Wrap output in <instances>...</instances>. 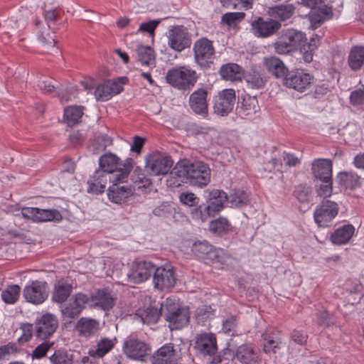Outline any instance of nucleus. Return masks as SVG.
<instances>
[{
    "label": "nucleus",
    "instance_id": "1",
    "mask_svg": "<svg viewBox=\"0 0 364 364\" xmlns=\"http://www.w3.org/2000/svg\"><path fill=\"white\" fill-rule=\"evenodd\" d=\"M210 181V169L203 161L191 162L188 160L178 161L170 172L168 182L173 187H178L182 183L191 186L204 187Z\"/></svg>",
    "mask_w": 364,
    "mask_h": 364
},
{
    "label": "nucleus",
    "instance_id": "2",
    "mask_svg": "<svg viewBox=\"0 0 364 364\" xmlns=\"http://www.w3.org/2000/svg\"><path fill=\"white\" fill-rule=\"evenodd\" d=\"M162 316L171 331L179 330L188 324L190 318L188 309L178 307L175 300L167 298L162 303Z\"/></svg>",
    "mask_w": 364,
    "mask_h": 364
},
{
    "label": "nucleus",
    "instance_id": "3",
    "mask_svg": "<svg viewBox=\"0 0 364 364\" xmlns=\"http://www.w3.org/2000/svg\"><path fill=\"white\" fill-rule=\"evenodd\" d=\"M100 168L97 171H103L107 176L109 173L116 172L114 181H124L129 176L132 168V159L128 158L123 164V168L120 166L119 159L113 154H106L102 156L99 159Z\"/></svg>",
    "mask_w": 364,
    "mask_h": 364
},
{
    "label": "nucleus",
    "instance_id": "4",
    "mask_svg": "<svg viewBox=\"0 0 364 364\" xmlns=\"http://www.w3.org/2000/svg\"><path fill=\"white\" fill-rule=\"evenodd\" d=\"M166 80L172 87L186 90L194 86L197 81V75L195 70L182 66L168 70L166 75Z\"/></svg>",
    "mask_w": 364,
    "mask_h": 364
},
{
    "label": "nucleus",
    "instance_id": "5",
    "mask_svg": "<svg viewBox=\"0 0 364 364\" xmlns=\"http://www.w3.org/2000/svg\"><path fill=\"white\" fill-rule=\"evenodd\" d=\"M155 269V264L148 260L136 259L130 264L127 274V282L132 284H141L148 280Z\"/></svg>",
    "mask_w": 364,
    "mask_h": 364
},
{
    "label": "nucleus",
    "instance_id": "6",
    "mask_svg": "<svg viewBox=\"0 0 364 364\" xmlns=\"http://www.w3.org/2000/svg\"><path fill=\"white\" fill-rule=\"evenodd\" d=\"M168 46L173 50L181 52L190 48L191 35L187 28L183 26H171L167 32Z\"/></svg>",
    "mask_w": 364,
    "mask_h": 364
},
{
    "label": "nucleus",
    "instance_id": "7",
    "mask_svg": "<svg viewBox=\"0 0 364 364\" xmlns=\"http://www.w3.org/2000/svg\"><path fill=\"white\" fill-rule=\"evenodd\" d=\"M338 204L329 199H323L316 208L314 218L319 227H328L338 213Z\"/></svg>",
    "mask_w": 364,
    "mask_h": 364
},
{
    "label": "nucleus",
    "instance_id": "8",
    "mask_svg": "<svg viewBox=\"0 0 364 364\" xmlns=\"http://www.w3.org/2000/svg\"><path fill=\"white\" fill-rule=\"evenodd\" d=\"M90 301V296L83 293L73 294L60 309L63 320L70 322L78 317Z\"/></svg>",
    "mask_w": 364,
    "mask_h": 364
},
{
    "label": "nucleus",
    "instance_id": "9",
    "mask_svg": "<svg viewBox=\"0 0 364 364\" xmlns=\"http://www.w3.org/2000/svg\"><path fill=\"white\" fill-rule=\"evenodd\" d=\"M173 164V161L169 156L156 152L146 157V168L153 176L166 175Z\"/></svg>",
    "mask_w": 364,
    "mask_h": 364
},
{
    "label": "nucleus",
    "instance_id": "10",
    "mask_svg": "<svg viewBox=\"0 0 364 364\" xmlns=\"http://www.w3.org/2000/svg\"><path fill=\"white\" fill-rule=\"evenodd\" d=\"M193 50L195 60L201 68H208L213 63L215 48L211 41L201 38L194 43Z\"/></svg>",
    "mask_w": 364,
    "mask_h": 364
},
{
    "label": "nucleus",
    "instance_id": "11",
    "mask_svg": "<svg viewBox=\"0 0 364 364\" xmlns=\"http://www.w3.org/2000/svg\"><path fill=\"white\" fill-rule=\"evenodd\" d=\"M23 296L26 301L33 304L43 303L48 296V286L46 282L32 281L23 290Z\"/></svg>",
    "mask_w": 364,
    "mask_h": 364
},
{
    "label": "nucleus",
    "instance_id": "12",
    "mask_svg": "<svg viewBox=\"0 0 364 364\" xmlns=\"http://www.w3.org/2000/svg\"><path fill=\"white\" fill-rule=\"evenodd\" d=\"M312 81L313 77L309 73H304L303 70H289L282 83L289 89L303 92L310 87Z\"/></svg>",
    "mask_w": 364,
    "mask_h": 364
},
{
    "label": "nucleus",
    "instance_id": "13",
    "mask_svg": "<svg viewBox=\"0 0 364 364\" xmlns=\"http://www.w3.org/2000/svg\"><path fill=\"white\" fill-rule=\"evenodd\" d=\"M193 348L200 356L213 357L218 350L215 335L213 333L197 334L195 337Z\"/></svg>",
    "mask_w": 364,
    "mask_h": 364
},
{
    "label": "nucleus",
    "instance_id": "14",
    "mask_svg": "<svg viewBox=\"0 0 364 364\" xmlns=\"http://www.w3.org/2000/svg\"><path fill=\"white\" fill-rule=\"evenodd\" d=\"M191 250L198 258L212 262L223 263L224 252L221 249L213 247L207 241H198L193 244Z\"/></svg>",
    "mask_w": 364,
    "mask_h": 364
},
{
    "label": "nucleus",
    "instance_id": "15",
    "mask_svg": "<svg viewBox=\"0 0 364 364\" xmlns=\"http://www.w3.org/2000/svg\"><path fill=\"white\" fill-rule=\"evenodd\" d=\"M58 321L55 316L46 313L38 318L35 322V336L41 340L49 339L55 332Z\"/></svg>",
    "mask_w": 364,
    "mask_h": 364
},
{
    "label": "nucleus",
    "instance_id": "16",
    "mask_svg": "<svg viewBox=\"0 0 364 364\" xmlns=\"http://www.w3.org/2000/svg\"><path fill=\"white\" fill-rule=\"evenodd\" d=\"M126 80V77H121L97 85L94 92L97 101L105 102L119 94L123 90V85Z\"/></svg>",
    "mask_w": 364,
    "mask_h": 364
},
{
    "label": "nucleus",
    "instance_id": "17",
    "mask_svg": "<svg viewBox=\"0 0 364 364\" xmlns=\"http://www.w3.org/2000/svg\"><path fill=\"white\" fill-rule=\"evenodd\" d=\"M123 350L127 357L133 360H142L151 352V348L144 341L134 337L127 338L123 345Z\"/></svg>",
    "mask_w": 364,
    "mask_h": 364
},
{
    "label": "nucleus",
    "instance_id": "18",
    "mask_svg": "<svg viewBox=\"0 0 364 364\" xmlns=\"http://www.w3.org/2000/svg\"><path fill=\"white\" fill-rule=\"evenodd\" d=\"M21 214L23 218L31 219L35 222H59L63 218L60 211L55 209L26 207L22 208Z\"/></svg>",
    "mask_w": 364,
    "mask_h": 364
},
{
    "label": "nucleus",
    "instance_id": "19",
    "mask_svg": "<svg viewBox=\"0 0 364 364\" xmlns=\"http://www.w3.org/2000/svg\"><path fill=\"white\" fill-rule=\"evenodd\" d=\"M235 102V91L233 89H225L215 98L214 112L219 116H227L232 111Z\"/></svg>",
    "mask_w": 364,
    "mask_h": 364
},
{
    "label": "nucleus",
    "instance_id": "20",
    "mask_svg": "<svg viewBox=\"0 0 364 364\" xmlns=\"http://www.w3.org/2000/svg\"><path fill=\"white\" fill-rule=\"evenodd\" d=\"M152 275L154 286L159 290L170 289L176 284L175 271L171 266H155Z\"/></svg>",
    "mask_w": 364,
    "mask_h": 364
},
{
    "label": "nucleus",
    "instance_id": "21",
    "mask_svg": "<svg viewBox=\"0 0 364 364\" xmlns=\"http://www.w3.org/2000/svg\"><path fill=\"white\" fill-rule=\"evenodd\" d=\"M207 97L208 91L204 88L198 89L189 97V106L192 111L204 118L207 117L208 115Z\"/></svg>",
    "mask_w": 364,
    "mask_h": 364
},
{
    "label": "nucleus",
    "instance_id": "22",
    "mask_svg": "<svg viewBox=\"0 0 364 364\" xmlns=\"http://www.w3.org/2000/svg\"><path fill=\"white\" fill-rule=\"evenodd\" d=\"M253 34L257 37L267 38L274 34L281 27V24L273 19L267 21L259 17L251 24Z\"/></svg>",
    "mask_w": 364,
    "mask_h": 364
},
{
    "label": "nucleus",
    "instance_id": "23",
    "mask_svg": "<svg viewBox=\"0 0 364 364\" xmlns=\"http://www.w3.org/2000/svg\"><path fill=\"white\" fill-rule=\"evenodd\" d=\"M314 176L321 181H329L332 178V162L329 159H317L311 164Z\"/></svg>",
    "mask_w": 364,
    "mask_h": 364
},
{
    "label": "nucleus",
    "instance_id": "24",
    "mask_svg": "<svg viewBox=\"0 0 364 364\" xmlns=\"http://www.w3.org/2000/svg\"><path fill=\"white\" fill-rule=\"evenodd\" d=\"M247 87L252 89H264L268 82V77L259 68L252 67L244 75Z\"/></svg>",
    "mask_w": 364,
    "mask_h": 364
},
{
    "label": "nucleus",
    "instance_id": "25",
    "mask_svg": "<svg viewBox=\"0 0 364 364\" xmlns=\"http://www.w3.org/2000/svg\"><path fill=\"white\" fill-rule=\"evenodd\" d=\"M263 340V350L265 353L271 355L277 353L281 348L282 343L280 331L276 329L267 330L262 336Z\"/></svg>",
    "mask_w": 364,
    "mask_h": 364
},
{
    "label": "nucleus",
    "instance_id": "26",
    "mask_svg": "<svg viewBox=\"0 0 364 364\" xmlns=\"http://www.w3.org/2000/svg\"><path fill=\"white\" fill-rule=\"evenodd\" d=\"M93 303V306L100 308L104 311H109L113 308L115 304V298L112 293L107 289H98L90 297V301Z\"/></svg>",
    "mask_w": 364,
    "mask_h": 364
},
{
    "label": "nucleus",
    "instance_id": "27",
    "mask_svg": "<svg viewBox=\"0 0 364 364\" xmlns=\"http://www.w3.org/2000/svg\"><path fill=\"white\" fill-rule=\"evenodd\" d=\"M176 360V350L172 343L164 345L151 357L152 364H173Z\"/></svg>",
    "mask_w": 364,
    "mask_h": 364
},
{
    "label": "nucleus",
    "instance_id": "28",
    "mask_svg": "<svg viewBox=\"0 0 364 364\" xmlns=\"http://www.w3.org/2000/svg\"><path fill=\"white\" fill-rule=\"evenodd\" d=\"M114 183L107 190L109 200L114 203L124 202L129 196L132 195L133 189L131 186L121 185L123 181Z\"/></svg>",
    "mask_w": 364,
    "mask_h": 364
},
{
    "label": "nucleus",
    "instance_id": "29",
    "mask_svg": "<svg viewBox=\"0 0 364 364\" xmlns=\"http://www.w3.org/2000/svg\"><path fill=\"white\" fill-rule=\"evenodd\" d=\"M263 64L269 73L276 78H282V81L289 72L284 62L275 56L264 58Z\"/></svg>",
    "mask_w": 364,
    "mask_h": 364
},
{
    "label": "nucleus",
    "instance_id": "30",
    "mask_svg": "<svg viewBox=\"0 0 364 364\" xmlns=\"http://www.w3.org/2000/svg\"><path fill=\"white\" fill-rule=\"evenodd\" d=\"M260 110L257 99L255 97L245 96L242 98L240 104L237 105L238 114L243 117L252 118Z\"/></svg>",
    "mask_w": 364,
    "mask_h": 364
},
{
    "label": "nucleus",
    "instance_id": "31",
    "mask_svg": "<svg viewBox=\"0 0 364 364\" xmlns=\"http://www.w3.org/2000/svg\"><path fill=\"white\" fill-rule=\"evenodd\" d=\"M73 286L68 281L62 279L58 280L53 286L51 300L58 304H63L70 296Z\"/></svg>",
    "mask_w": 364,
    "mask_h": 364
},
{
    "label": "nucleus",
    "instance_id": "32",
    "mask_svg": "<svg viewBox=\"0 0 364 364\" xmlns=\"http://www.w3.org/2000/svg\"><path fill=\"white\" fill-rule=\"evenodd\" d=\"M207 204L215 214H218L223 208L224 203L227 201V194L220 190L213 189L205 191Z\"/></svg>",
    "mask_w": 364,
    "mask_h": 364
},
{
    "label": "nucleus",
    "instance_id": "33",
    "mask_svg": "<svg viewBox=\"0 0 364 364\" xmlns=\"http://www.w3.org/2000/svg\"><path fill=\"white\" fill-rule=\"evenodd\" d=\"M75 328L80 336L88 338L97 332L100 328V323L95 319L82 317L77 321Z\"/></svg>",
    "mask_w": 364,
    "mask_h": 364
},
{
    "label": "nucleus",
    "instance_id": "34",
    "mask_svg": "<svg viewBox=\"0 0 364 364\" xmlns=\"http://www.w3.org/2000/svg\"><path fill=\"white\" fill-rule=\"evenodd\" d=\"M136 58L141 65L154 68L156 65L154 50L148 46L139 44L135 49Z\"/></svg>",
    "mask_w": 364,
    "mask_h": 364
},
{
    "label": "nucleus",
    "instance_id": "35",
    "mask_svg": "<svg viewBox=\"0 0 364 364\" xmlns=\"http://www.w3.org/2000/svg\"><path fill=\"white\" fill-rule=\"evenodd\" d=\"M107 181L108 176L103 171L96 170L93 176L87 181V191L96 194L104 192Z\"/></svg>",
    "mask_w": 364,
    "mask_h": 364
},
{
    "label": "nucleus",
    "instance_id": "36",
    "mask_svg": "<svg viewBox=\"0 0 364 364\" xmlns=\"http://www.w3.org/2000/svg\"><path fill=\"white\" fill-rule=\"evenodd\" d=\"M114 340L101 338L95 346L89 349L88 355L93 358H102L114 348Z\"/></svg>",
    "mask_w": 364,
    "mask_h": 364
},
{
    "label": "nucleus",
    "instance_id": "37",
    "mask_svg": "<svg viewBox=\"0 0 364 364\" xmlns=\"http://www.w3.org/2000/svg\"><path fill=\"white\" fill-rule=\"evenodd\" d=\"M354 232L355 228L352 225H344L334 231L331 235V240L336 245L346 244L352 237Z\"/></svg>",
    "mask_w": 364,
    "mask_h": 364
},
{
    "label": "nucleus",
    "instance_id": "38",
    "mask_svg": "<svg viewBox=\"0 0 364 364\" xmlns=\"http://www.w3.org/2000/svg\"><path fill=\"white\" fill-rule=\"evenodd\" d=\"M295 12V6L293 4H279L269 9V15L279 21H284L290 18Z\"/></svg>",
    "mask_w": 364,
    "mask_h": 364
},
{
    "label": "nucleus",
    "instance_id": "39",
    "mask_svg": "<svg viewBox=\"0 0 364 364\" xmlns=\"http://www.w3.org/2000/svg\"><path fill=\"white\" fill-rule=\"evenodd\" d=\"M220 75L223 79L226 80H241L242 68L236 63H227L220 68Z\"/></svg>",
    "mask_w": 364,
    "mask_h": 364
},
{
    "label": "nucleus",
    "instance_id": "40",
    "mask_svg": "<svg viewBox=\"0 0 364 364\" xmlns=\"http://www.w3.org/2000/svg\"><path fill=\"white\" fill-rule=\"evenodd\" d=\"M281 34L295 50L306 40V34L304 32L294 28L283 30Z\"/></svg>",
    "mask_w": 364,
    "mask_h": 364
},
{
    "label": "nucleus",
    "instance_id": "41",
    "mask_svg": "<svg viewBox=\"0 0 364 364\" xmlns=\"http://www.w3.org/2000/svg\"><path fill=\"white\" fill-rule=\"evenodd\" d=\"M348 61L352 70H360L364 65V46L353 47L350 51Z\"/></svg>",
    "mask_w": 364,
    "mask_h": 364
},
{
    "label": "nucleus",
    "instance_id": "42",
    "mask_svg": "<svg viewBox=\"0 0 364 364\" xmlns=\"http://www.w3.org/2000/svg\"><path fill=\"white\" fill-rule=\"evenodd\" d=\"M191 216L196 221L204 223L210 218L214 217L216 214L213 212L208 204H200L191 210Z\"/></svg>",
    "mask_w": 364,
    "mask_h": 364
},
{
    "label": "nucleus",
    "instance_id": "43",
    "mask_svg": "<svg viewBox=\"0 0 364 364\" xmlns=\"http://www.w3.org/2000/svg\"><path fill=\"white\" fill-rule=\"evenodd\" d=\"M340 186L346 188H355L360 185V177L353 172H341L336 177Z\"/></svg>",
    "mask_w": 364,
    "mask_h": 364
},
{
    "label": "nucleus",
    "instance_id": "44",
    "mask_svg": "<svg viewBox=\"0 0 364 364\" xmlns=\"http://www.w3.org/2000/svg\"><path fill=\"white\" fill-rule=\"evenodd\" d=\"M234 358L243 364H251L255 361V354L251 346L242 345L236 349Z\"/></svg>",
    "mask_w": 364,
    "mask_h": 364
},
{
    "label": "nucleus",
    "instance_id": "45",
    "mask_svg": "<svg viewBox=\"0 0 364 364\" xmlns=\"http://www.w3.org/2000/svg\"><path fill=\"white\" fill-rule=\"evenodd\" d=\"M84 107L70 106L64 109V119L68 126L77 124L83 115Z\"/></svg>",
    "mask_w": 364,
    "mask_h": 364
},
{
    "label": "nucleus",
    "instance_id": "46",
    "mask_svg": "<svg viewBox=\"0 0 364 364\" xmlns=\"http://www.w3.org/2000/svg\"><path fill=\"white\" fill-rule=\"evenodd\" d=\"M139 316L144 323L155 324L159 321V317L162 316V303L159 309L149 306L139 313Z\"/></svg>",
    "mask_w": 364,
    "mask_h": 364
},
{
    "label": "nucleus",
    "instance_id": "47",
    "mask_svg": "<svg viewBox=\"0 0 364 364\" xmlns=\"http://www.w3.org/2000/svg\"><path fill=\"white\" fill-rule=\"evenodd\" d=\"M320 13L316 11H311L309 14V19L311 23V28L314 30L320 26L325 20V16L328 15L331 11L326 6L319 9Z\"/></svg>",
    "mask_w": 364,
    "mask_h": 364
},
{
    "label": "nucleus",
    "instance_id": "48",
    "mask_svg": "<svg viewBox=\"0 0 364 364\" xmlns=\"http://www.w3.org/2000/svg\"><path fill=\"white\" fill-rule=\"evenodd\" d=\"M55 342L49 339L43 340V342L37 345L31 353V358L34 359H41L46 356L47 353L54 349Z\"/></svg>",
    "mask_w": 364,
    "mask_h": 364
},
{
    "label": "nucleus",
    "instance_id": "49",
    "mask_svg": "<svg viewBox=\"0 0 364 364\" xmlns=\"http://www.w3.org/2000/svg\"><path fill=\"white\" fill-rule=\"evenodd\" d=\"M51 364H73V356L65 350H55L49 357Z\"/></svg>",
    "mask_w": 364,
    "mask_h": 364
},
{
    "label": "nucleus",
    "instance_id": "50",
    "mask_svg": "<svg viewBox=\"0 0 364 364\" xmlns=\"http://www.w3.org/2000/svg\"><path fill=\"white\" fill-rule=\"evenodd\" d=\"M20 292L21 288L18 285L14 284L9 286L2 291L1 299L6 304H15L19 298Z\"/></svg>",
    "mask_w": 364,
    "mask_h": 364
},
{
    "label": "nucleus",
    "instance_id": "51",
    "mask_svg": "<svg viewBox=\"0 0 364 364\" xmlns=\"http://www.w3.org/2000/svg\"><path fill=\"white\" fill-rule=\"evenodd\" d=\"M209 229L214 233L222 235L231 229V225L226 218L220 217L210 223Z\"/></svg>",
    "mask_w": 364,
    "mask_h": 364
},
{
    "label": "nucleus",
    "instance_id": "52",
    "mask_svg": "<svg viewBox=\"0 0 364 364\" xmlns=\"http://www.w3.org/2000/svg\"><path fill=\"white\" fill-rule=\"evenodd\" d=\"M214 316V311L210 306H203L196 310L195 318L198 324L205 326Z\"/></svg>",
    "mask_w": 364,
    "mask_h": 364
},
{
    "label": "nucleus",
    "instance_id": "53",
    "mask_svg": "<svg viewBox=\"0 0 364 364\" xmlns=\"http://www.w3.org/2000/svg\"><path fill=\"white\" fill-rule=\"evenodd\" d=\"M245 16L243 12H229L223 14L221 17V21L228 26H235Z\"/></svg>",
    "mask_w": 364,
    "mask_h": 364
},
{
    "label": "nucleus",
    "instance_id": "54",
    "mask_svg": "<svg viewBox=\"0 0 364 364\" xmlns=\"http://www.w3.org/2000/svg\"><path fill=\"white\" fill-rule=\"evenodd\" d=\"M230 203L235 207H244L249 203L248 195L243 191H235L230 195Z\"/></svg>",
    "mask_w": 364,
    "mask_h": 364
},
{
    "label": "nucleus",
    "instance_id": "55",
    "mask_svg": "<svg viewBox=\"0 0 364 364\" xmlns=\"http://www.w3.org/2000/svg\"><path fill=\"white\" fill-rule=\"evenodd\" d=\"M274 51L279 55L289 54L295 50L288 43V41L283 38L281 34L278 40L274 43Z\"/></svg>",
    "mask_w": 364,
    "mask_h": 364
},
{
    "label": "nucleus",
    "instance_id": "56",
    "mask_svg": "<svg viewBox=\"0 0 364 364\" xmlns=\"http://www.w3.org/2000/svg\"><path fill=\"white\" fill-rule=\"evenodd\" d=\"M311 194V188L309 186L303 184H300L296 186L295 190L294 191V196L301 203L308 202L309 200Z\"/></svg>",
    "mask_w": 364,
    "mask_h": 364
},
{
    "label": "nucleus",
    "instance_id": "57",
    "mask_svg": "<svg viewBox=\"0 0 364 364\" xmlns=\"http://www.w3.org/2000/svg\"><path fill=\"white\" fill-rule=\"evenodd\" d=\"M318 323L319 325L328 327L336 323L335 318L329 314L326 310L319 311L317 314Z\"/></svg>",
    "mask_w": 364,
    "mask_h": 364
},
{
    "label": "nucleus",
    "instance_id": "58",
    "mask_svg": "<svg viewBox=\"0 0 364 364\" xmlns=\"http://www.w3.org/2000/svg\"><path fill=\"white\" fill-rule=\"evenodd\" d=\"M180 201L190 207H196L199 203V198L196 197L193 193L183 192L179 196Z\"/></svg>",
    "mask_w": 364,
    "mask_h": 364
},
{
    "label": "nucleus",
    "instance_id": "59",
    "mask_svg": "<svg viewBox=\"0 0 364 364\" xmlns=\"http://www.w3.org/2000/svg\"><path fill=\"white\" fill-rule=\"evenodd\" d=\"M322 184L317 189V194L318 196L323 197L324 199L331 196L332 194V179L329 181H322Z\"/></svg>",
    "mask_w": 364,
    "mask_h": 364
},
{
    "label": "nucleus",
    "instance_id": "60",
    "mask_svg": "<svg viewBox=\"0 0 364 364\" xmlns=\"http://www.w3.org/2000/svg\"><path fill=\"white\" fill-rule=\"evenodd\" d=\"M18 351L16 343H9L7 345L0 347V360L5 358L7 355L15 354Z\"/></svg>",
    "mask_w": 364,
    "mask_h": 364
},
{
    "label": "nucleus",
    "instance_id": "61",
    "mask_svg": "<svg viewBox=\"0 0 364 364\" xmlns=\"http://www.w3.org/2000/svg\"><path fill=\"white\" fill-rule=\"evenodd\" d=\"M350 100L353 105L364 104V90H357L352 92Z\"/></svg>",
    "mask_w": 364,
    "mask_h": 364
},
{
    "label": "nucleus",
    "instance_id": "62",
    "mask_svg": "<svg viewBox=\"0 0 364 364\" xmlns=\"http://www.w3.org/2000/svg\"><path fill=\"white\" fill-rule=\"evenodd\" d=\"M307 338L308 336L302 331L294 330L291 335V341L299 345L306 343Z\"/></svg>",
    "mask_w": 364,
    "mask_h": 364
},
{
    "label": "nucleus",
    "instance_id": "63",
    "mask_svg": "<svg viewBox=\"0 0 364 364\" xmlns=\"http://www.w3.org/2000/svg\"><path fill=\"white\" fill-rule=\"evenodd\" d=\"M159 23V21H151L147 23H143L140 25L138 31L147 32L151 37H153L154 34V30Z\"/></svg>",
    "mask_w": 364,
    "mask_h": 364
},
{
    "label": "nucleus",
    "instance_id": "64",
    "mask_svg": "<svg viewBox=\"0 0 364 364\" xmlns=\"http://www.w3.org/2000/svg\"><path fill=\"white\" fill-rule=\"evenodd\" d=\"M170 208L167 203H162L153 210V214L158 217H166L170 213Z\"/></svg>",
    "mask_w": 364,
    "mask_h": 364
}]
</instances>
